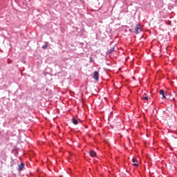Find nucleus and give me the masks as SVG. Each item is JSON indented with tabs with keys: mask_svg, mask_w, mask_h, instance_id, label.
<instances>
[{
	"mask_svg": "<svg viewBox=\"0 0 177 177\" xmlns=\"http://www.w3.org/2000/svg\"><path fill=\"white\" fill-rule=\"evenodd\" d=\"M142 99H144V100H149V96L144 97Z\"/></svg>",
	"mask_w": 177,
	"mask_h": 177,
	"instance_id": "9d476101",
	"label": "nucleus"
},
{
	"mask_svg": "<svg viewBox=\"0 0 177 177\" xmlns=\"http://www.w3.org/2000/svg\"><path fill=\"white\" fill-rule=\"evenodd\" d=\"M132 162H133L134 167H138L139 166V165L138 163H136V162H138V160H136V158H133L132 159Z\"/></svg>",
	"mask_w": 177,
	"mask_h": 177,
	"instance_id": "39448f33",
	"label": "nucleus"
},
{
	"mask_svg": "<svg viewBox=\"0 0 177 177\" xmlns=\"http://www.w3.org/2000/svg\"><path fill=\"white\" fill-rule=\"evenodd\" d=\"M113 52H114V48H112L109 50V53H113Z\"/></svg>",
	"mask_w": 177,
	"mask_h": 177,
	"instance_id": "6e6552de",
	"label": "nucleus"
},
{
	"mask_svg": "<svg viewBox=\"0 0 177 177\" xmlns=\"http://www.w3.org/2000/svg\"><path fill=\"white\" fill-rule=\"evenodd\" d=\"M93 78L94 80H95V81H99V72L97 71L94 72Z\"/></svg>",
	"mask_w": 177,
	"mask_h": 177,
	"instance_id": "7ed1b4c3",
	"label": "nucleus"
},
{
	"mask_svg": "<svg viewBox=\"0 0 177 177\" xmlns=\"http://www.w3.org/2000/svg\"><path fill=\"white\" fill-rule=\"evenodd\" d=\"M140 31H142V28L140 27V25L137 24L134 32L135 34H139Z\"/></svg>",
	"mask_w": 177,
	"mask_h": 177,
	"instance_id": "f257e3e1",
	"label": "nucleus"
},
{
	"mask_svg": "<svg viewBox=\"0 0 177 177\" xmlns=\"http://www.w3.org/2000/svg\"><path fill=\"white\" fill-rule=\"evenodd\" d=\"M159 93L162 95V99H167V94L164 90H160Z\"/></svg>",
	"mask_w": 177,
	"mask_h": 177,
	"instance_id": "f03ea898",
	"label": "nucleus"
},
{
	"mask_svg": "<svg viewBox=\"0 0 177 177\" xmlns=\"http://www.w3.org/2000/svg\"><path fill=\"white\" fill-rule=\"evenodd\" d=\"M72 122H73L75 125H78V120H77V119H75V118H73V119H72Z\"/></svg>",
	"mask_w": 177,
	"mask_h": 177,
	"instance_id": "0eeeda50",
	"label": "nucleus"
},
{
	"mask_svg": "<svg viewBox=\"0 0 177 177\" xmlns=\"http://www.w3.org/2000/svg\"><path fill=\"white\" fill-rule=\"evenodd\" d=\"M24 169V163H21V165H19V171H21Z\"/></svg>",
	"mask_w": 177,
	"mask_h": 177,
	"instance_id": "423d86ee",
	"label": "nucleus"
},
{
	"mask_svg": "<svg viewBox=\"0 0 177 177\" xmlns=\"http://www.w3.org/2000/svg\"><path fill=\"white\" fill-rule=\"evenodd\" d=\"M88 154L91 156V157H96V152L93 150H90L88 151Z\"/></svg>",
	"mask_w": 177,
	"mask_h": 177,
	"instance_id": "20e7f679",
	"label": "nucleus"
},
{
	"mask_svg": "<svg viewBox=\"0 0 177 177\" xmlns=\"http://www.w3.org/2000/svg\"><path fill=\"white\" fill-rule=\"evenodd\" d=\"M48 48V42H46V45L42 46V49H46Z\"/></svg>",
	"mask_w": 177,
	"mask_h": 177,
	"instance_id": "1a4fd4ad",
	"label": "nucleus"
}]
</instances>
